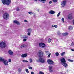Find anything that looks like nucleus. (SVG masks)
<instances>
[{"label": "nucleus", "mask_w": 74, "mask_h": 74, "mask_svg": "<svg viewBox=\"0 0 74 74\" xmlns=\"http://www.w3.org/2000/svg\"><path fill=\"white\" fill-rule=\"evenodd\" d=\"M38 57L40 58H39L38 60H36L37 62H40L42 63H44L45 62V60L44 58H41V57L42 58L43 56L44 55V52L41 50H39L38 52Z\"/></svg>", "instance_id": "f257e3e1"}, {"label": "nucleus", "mask_w": 74, "mask_h": 74, "mask_svg": "<svg viewBox=\"0 0 74 74\" xmlns=\"http://www.w3.org/2000/svg\"><path fill=\"white\" fill-rule=\"evenodd\" d=\"M61 64L64 66L65 67H67V64L66 63V61L65 60V59L64 58H62L61 60Z\"/></svg>", "instance_id": "f03ea898"}, {"label": "nucleus", "mask_w": 74, "mask_h": 74, "mask_svg": "<svg viewBox=\"0 0 74 74\" xmlns=\"http://www.w3.org/2000/svg\"><path fill=\"white\" fill-rule=\"evenodd\" d=\"M2 3L4 5L6 4L7 5H9L11 4V0H1Z\"/></svg>", "instance_id": "7ed1b4c3"}, {"label": "nucleus", "mask_w": 74, "mask_h": 74, "mask_svg": "<svg viewBox=\"0 0 74 74\" xmlns=\"http://www.w3.org/2000/svg\"><path fill=\"white\" fill-rule=\"evenodd\" d=\"M3 17L4 19L7 20L10 18V15L7 13H5L3 14Z\"/></svg>", "instance_id": "20e7f679"}, {"label": "nucleus", "mask_w": 74, "mask_h": 74, "mask_svg": "<svg viewBox=\"0 0 74 74\" xmlns=\"http://www.w3.org/2000/svg\"><path fill=\"white\" fill-rule=\"evenodd\" d=\"M6 44L4 42H1L0 43V47L2 48H4L6 47Z\"/></svg>", "instance_id": "39448f33"}, {"label": "nucleus", "mask_w": 74, "mask_h": 74, "mask_svg": "<svg viewBox=\"0 0 74 74\" xmlns=\"http://www.w3.org/2000/svg\"><path fill=\"white\" fill-rule=\"evenodd\" d=\"M47 62L49 64H50V65H51V64H53V62L50 59H48L47 60Z\"/></svg>", "instance_id": "423d86ee"}, {"label": "nucleus", "mask_w": 74, "mask_h": 74, "mask_svg": "<svg viewBox=\"0 0 74 74\" xmlns=\"http://www.w3.org/2000/svg\"><path fill=\"white\" fill-rule=\"evenodd\" d=\"M39 46L41 48H44L45 47L46 45L45 44L42 42H41L39 43Z\"/></svg>", "instance_id": "0eeeda50"}, {"label": "nucleus", "mask_w": 74, "mask_h": 74, "mask_svg": "<svg viewBox=\"0 0 74 74\" xmlns=\"http://www.w3.org/2000/svg\"><path fill=\"white\" fill-rule=\"evenodd\" d=\"M46 55H48L47 56L48 58H49L50 57V56H51V53H49V51H45V52Z\"/></svg>", "instance_id": "6e6552de"}, {"label": "nucleus", "mask_w": 74, "mask_h": 74, "mask_svg": "<svg viewBox=\"0 0 74 74\" xmlns=\"http://www.w3.org/2000/svg\"><path fill=\"white\" fill-rule=\"evenodd\" d=\"M66 4V1H64L61 3V5H62V7H64V6H65Z\"/></svg>", "instance_id": "1a4fd4ad"}, {"label": "nucleus", "mask_w": 74, "mask_h": 74, "mask_svg": "<svg viewBox=\"0 0 74 74\" xmlns=\"http://www.w3.org/2000/svg\"><path fill=\"white\" fill-rule=\"evenodd\" d=\"M3 63L6 66H7V65L8 64V61H7L6 60H4V61H3Z\"/></svg>", "instance_id": "9d476101"}, {"label": "nucleus", "mask_w": 74, "mask_h": 74, "mask_svg": "<svg viewBox=\"0 0 74 74\" xmlns=\"http://www.w3.org/2000/svg\"><path fill=\"white\" fill-rule=\"evenodd\" d=\"M8 52L10 55H13V52L11 50H9Z\"/></svg>", "instance_id": "9b49d317"}, {"label": "nucleus", "mask_w": 74, "mask_h": 74, "mask_svg": "<svg viewBox=\"0 0 74 74\" xmlns=\"http://www.w3.org/2000/svg\"><path fill=\"white\" fill-rule=\"evenodd\" d=\"M50 14H54L55 12H54V11L53 10H51L49 12Z\"/></svg>", "instance_id": "f8f14e48"}, {"label": "nucleus", "mask_w": 74, "mask_h": 74, "mask_svg": "<svg viewBox=\"0 0 74 74\" xmlns=\"http://www.w3.org/2000/svg\"><path fill=\"white\" fill-rule=\"evenodd\" d=\"M26 56H27V54H23L21 55V57L22 58H26Z\"/></svg>", "instance_id": "ddd939ff"}, {"label": "nucleus", "mask_w": 74, "mask_h": 74, "mask_svg": "<svg viewBox=\"0 0 74 74\" xmlns=\"http://www.w3.org/2000/svg\"><path fill=\"white\" fill-rule=\"evenodd\" d=\"M14 23H16L17 25H20L19 23L17 21H14Z\"/></svg>", "instance_id": "4468645a"}, {"label": "nucleus", "mask_w": 74, "mask_h": 74, "mask_svg": "<svg viewBox=\"0 0 74 74\" xmlns=\"http://www.w3.org/2000/svg\"><path fill=\"white\" fill-rule=\"evenodd\" d=\"M52 66H49V70L50 71H51V72L52 71Z\"/></svg>", "instance_id": "2eb2a0df"}, {"label": "nucleus", "mask_w": 74, "mask_h": 74, "mask_svg": "<svg viewBox=\"0 0 74 74\" xmlns=\"http://www.w3.org/2000/svg\"><path fill=\"white\" fill-rule=\"evenodd\" d=\"M27 32L28 33H31V32H32V29L30 28H29L27 29Z\"/></svg>", "instance_id": "dca6fc26"}, {"label": "nucleus", "mask_w": 74, "mask_h": 74, "mask_svg": "<svg viewBox=\"0 0 74 74\" xmlns=\"http://www.w3.org/2000/svg\"><path fill=\"white\" fill-rule=\"evenodd\" d=\"M4 59L2 57H0V62H3Z\"/></svg>", "instance_id": "f3484780"}, {"label": "nucleus", "mask_w": 74, "mask_h": 74, "mask_svg": "<svg viewBox=\"0 0 74 74\" xmlns=\"http://www.w3.org/2000/svg\"><path fill=\"white\" fill-rule=\"evenodd\" d=\"M24 47H26V45H23L21 46V48H24Z\"/></svg>", "instance_id": "a211bd4d"}, {"label": "nucleus", "mask_w": 74, "mask_h": 74, "mask_svg": "<svg viewBox=\"0 0 74 74\" xmlns=\"http://www.w3.org/2000/svg\"><path fill=\"white\" fill-rule=\"evenodd\" d=\"M39 1H40V2H42V3H43L45 2L46 0H38Z\"/></svg>", "instance_id": "6ab92c4d"}, {"label": "nucleus", "mask_w": 74, "mask_h": 74, "mask_svg": "<svg viewBox=\"0 0 74 74\" xmlns=\"http://www.w3.org/2000/svg\"><path fill=\"white\" fill-rule=\"evenodd\" d=\"M68 19H73V16L72 15H71L68 17Z\"/></svg>", "instance_id": "aec40b11"}, {"label": "nucleus", "mask_w": 74, "mask_h": 74, "mask_svg": "<svg viewBox=\"0 0 74 74\" xmlns=\"http://www.w3.org/2000/svg\"><path fill=\"white\" fill-rule=\"evenodd\" d=\"M28 14H30L31 15H33V12L31 11V12H28Z\"/></svg>", "instance_id": "412c9836"}, {"label": "nucleus", "mask_w": 74, "mask_h": 74, "mask_svg": "<svg viewBox=\"0 0 74 74\" xmlns=\"http://www.w3.org/2000/svg\"><path fill=\"white\" fill-rule=\"evenodd\" d=\"M69 30H72L73 29V27L72 26H70L69 27Z\"/></svg>", "instance_id": "4be33fe9"}, {"label": "nucleus", "mask_w": 74, "mask_h": 74, "mask_svg": "<svg viewBox=\"0 0 74 74\" xmlns=\"http://www.w3.org/2000/svg\"><path fill=\"white\" fill-rule=\"evenodd\" d=\"M68 61H69V62H74V60H70V59H68Z\"/></svg>", "instance_id": "5701e85b"}, {"label": "nucleus", "mask_w": 74, "mask_h": 74, "mask_svg": "<svg viewBox=\"0 0 74 74\" xmlns=\"http://www.w3.org/2000/svg\"><path fill=\"white\" fill-rule=\"evenodd\" d=\"M51 41V39L50 38H49L48 39V42H49V43H50Z\"/></svg>", "instance_id": "b1692460"}, {"label": "nucleus", "mask_w": 74, "mask_h": 74, "mask_svg": "<svg viewBox=\"0 0 74 74\" xmlns=\"http://www.w3.org/2000/svg\"><path fill=\"white\" fill-rule=\"evenodd\" d=\"M68 35V33H64V34H63L62 35H63V36H67V35Z\"/></svg>", "instance_id": "393cba45"}, {"label": "nucleus", "mask_w": 74, "mask_h": 74, "mask_svg": "<svg viewBox=\"0 0 74 74\" xmlns=\"http://www.w3.org/2000/svg\"><path fill=\"white\" fill-rule=\"evenodd\" d=\"M25 71L26 73H29V70H28V69H25Z\"/></svg>", "instance_id": "a878e982"}, {"label": "nucleus", "mask_w": 74, "mask_h": 74, "mask_svg": "<svg viewBox=\"0 0 74 74\" xmlns=\"http://www.w3.org/2000/svg\"><path fill=\"white\" fill-rule=\"evenodd\" d=\"M56 56H59V53L58 52H56L55 53Z\"/></svg>", "instance_id": "bb28decb"}, {"label": "nucleus", "mask_w": 74, "mask_h": 74, "mask_svg": "<svg viewBox=\"0 0 74 74\" xmlns=\"http://www.w3.org/2000/svg\"><path fill=\"white\" fill-rule=\"evenodd\" d=\"M28 37L27 36H23V38H27Z\"/></svg>", "instance_id": "cd10ccee"}, {"label": "nucleus", "mask_w": 74, "mask_h": 74, "mask_svg": "<svg viewBox=\"0 0 74 74\" xmlns=\"http://www.w3.org/2000/svg\"><path fill=\"white\" fill-rule=\"evenodd\" d=\"M23 62H25V63H26L27 62H28V61L26 60H23L22 61Z\"/></svg>", "instance_id": "c85d7f7f"}, {"label": "nucleus", "mask_w": 74, "mask_h": 74, "mask_svg": "<svg viewBox=\"0 0 74 74\" xmlns=\"http://www.w3.org/2000/svg\"><path fill=\"white\" fill-rule=\"evenodd\" d=\"M52 27H55V28H56L57 27H58V26L57 25H52Z\"/></svg>", "instance_id": "c756f323"}, {"label": "nucleus", "mask_w": 74, "mask_h": 74, "mask_svg": "<svg viewBox=\"0 0 74 74\" xmlns=\"http://www.w3.org/2000/svg\"><path fill=\"white\" fill-rule=\"evenodd\" d=\"M62 21H63V23H64V18H62Z\"/></svg>", "instance_id": "7c9ffc66"}, {"label": "nucleus", "mask_w": 74, "mask_h": 74, "mask_svg": "<svg viewBox=\"0 0 74 74\" xmlns=\"http://www.w3.org/2000/svg\"><path fill=\"white\" fill-rule=\"evenodd\" d=\"M64 53H65V52H63L61 54V56H63V55H64Z\"/></svg>", "instance_id": "2f4dec72"}, {"label": "nucleus", "mask_w": 74, "mask_h": 74, "mask_svg": "<svg viewBox=\"0 0 74 74\" xmlns=\"http://www.w3.org/2000/svg\"><path fill=\"white\" fill-rule=\"evenodd\" d=\"M29 69L30 70H32L33 69V67L29 66L28 67Z\"/></svg>", "instance_id": "473e14b6"}, {"label": "nucleus", "mask_w": 74, "mask_h": 74, "mask_svg": "<svg viewBox=\"0 0 74 74\" xmlns=\"http://www.w3.org/2000/svg\"><path fill=\"white\" fill-rule=\"evenodd\" d=\"M53 1L54 3H56V2L58 1V0H53Z\"/></svg>", "instance_id": "72a5a7b5"}, {"label": "nucleus", "mask_w": 74, "mask_h": 74, "mask_svg": "<svg viewBox=\"0 0 74 74\" xmlns=\"http://www.w3.org/2000/svg\"><path fill=\"white\" fill-rule=\"evenodd\" d=\"M29 62L30 63H32L33 62V60H32V59H29Z\"/></svg>", "instance_id": "f704fd0d"}, {"label": "nucleus", "mask_w": 74, "mask_h": 74, "mask_svg": "<svg viewBox=\"0 0 74 74\" xmlns=\"http://www.w3.org/2000/svg\"><path fill=\"white\" fill-rule=\"evenodd\" d=\"M39 74H44V73H43V72H40L39 73Z\"/></svg>", "instance_id": "c9c22d12"}, {"label": "nucleus", "mask_w": 74, "mask_h": 74, "mask_svg": "<svg viewBox=\"0 0 74 74\" xmlns=\"http://www.w3.org/2000/svg\"><path fill=\"white\" fill-rule=\"evenodd\" d=\"M31 32H28V33L27 34V35L28 36H30V33Z\"/></svg>", "instance_id": "e433bc0d"}, {"label": "nucleus", "mask_w": 74, "mask_h": 74, "mask_svg": "<svg viewBox=\"0 0 74 74\" xmlns=\"http://www.w3.org/2000/svg\"><path fill=\"white\" fill-rule=\"evenodd\" d=\"M60 12L58 13V14L57 15V16H59V15H60Z\"/></svg>", "instance_id": "4c0bfd02"}, {"label": "nucleus", "mask_w": 74, "mask_h": 74, "mask_svg": "<svg viewBox=\"0 0 74 74\" xmlns=\"http://www.w3.org/2000/svg\"><path fill=\"white\" fill-rule=\"evenodd\" d=\"M73 45H74V43L72 42L71 44V45H70V46H73Z\"/></svg>", "instance_id": "58836bf2"}, {"label": "nucleus", "mask_w": 74, "mask_h": 74, "mask_svg": "<svg viewBox=\"0 0 74 74\" xmlns=\"http://www.w3.org/2000/svg\"><path fill=\"white\" fill-rule=\"evenodd\" d=\"M18 71H19V72H20V71H21V69L20 68L18 69Z\"/></svg>", "instance_id": "ea45409f"}, {"label": "nucleus", "mask_w": 74, "mask_h": 74, "mask_svg": "<svg viewBox=\"0 0 74 74\" xmlns=\"http://www.w3.org/2000/svg\"><path fill=\"white\" fill-rule=\"evenodd\" d=\"M19 10V8H17L16 9V11H18Z\"/></svg>", "instance_id": "a19ab883"}, {"label": "nucleus", "mask_w": 74, "mask_h": 74, "mask_svg": "<svg viewBox=\"0 0 74 74\" xmlns=\"http://www.w3.org/2000/svg\"><path fill=\"white\" fill-rule=\"evenodd\" d=\"M24 22H28V21H27V20H25L24 21Z\"/></svg>", "instance_id": "79ce46f5"}, {"label": "nucleus", "mask_w": 74, "mask_h": 74, "mask_svg": "<svg viewBox=\"0 0 74 74\" xmlns=\"http://www.w3.org/2000/svg\"><path fill=\"white\" fill-rule=\"evenodd\" d=\"M9 62L10 63L11 62V60L10 59H9Z\"/></svg>", "instance_id": "37998d69"}, {"label": "nucleus", "mask_w": 74, "mask_h": 74, "mask_svg": "<svg viewBox=\"0 0 74 74\" xmlns=\"http://www.w3.org/2000/svg\"><path fill=\"white\" fill-rule=\"evenodd\" d=\"M23 41H26V39H24L23 40Z\"/></svg>", "instance_id": "c03bdc74"}, {"label": "nucleus", "mask_w": 74, "mask_h": 74, "mask_svg": "<svg viewBox=\"0 0 74 74\" xmlns=\"http://www.w3.org/2000/svg\"><path fill=\"white\" fill-rule=\"evenodd\" d=\"M34 17H35L36 16V14H34Z\"/></svg>", "instance_id": "a18cd8bd"}, {"label": "nucleus", "mask_w": 74, "mask_h": 74, "mask_svg": "<svg viewBox=\"0 0 74 74\" xmlns=\"http://www.w3.org/2000/svg\"><path fill=\"white\" fill-rule=\"evenodd\" d=\"M31 74H34V72H32L31 73Z\"/></svg>", "instance_id": "49530a36"}, {"label": "nucleus", "mask_w": 74, "mask_h": 74, "mask_svg": "<svg viewBox=\"0 0 74 74\" xmlns=\"http://www.w3.org/2000/svg\"><path fill=\"white\" fill-rule=\"evenodd\" d=\"M52 3V1H50L49 2V4H51Z\"/></svg>", "instance_id": "de8ad7c7"}, {"label": "nucleus", "mask_w": 74, "mask_h": 74, "mask_svg": "<svg viewBox=\"0 0 74 74\" xmlns=\"http://www.w3.org/2000/svg\"><path fill=\"white\" fill-rule=\"evenodd\" d=\"M71 50L72 51H74V50L73 49H71Z\"/></svg>", "instance_id": "09e8293b"}, {"label": "nucleus", "mask_w": 74, "mask_h": 74, "mask_svg": "<svg viewBox=\"0 0 74 74\" xmlns=\"http://www.w3.org/2000/svg\"><path fill=\"white\" fill-rule=\"evenodd\" d=\"M73 23L74 25V19L73 20Z\"/></svg>", "instance_id": "8fccbe9b"}, {"label": "nucleus", "mask_w": 74, "mask_h": 74, "mask_svg": "<svg viewBox=\"0 0 74 74\" xmlns=\"http://www.w3.org/2000/svg\"><path fill=\"white\" fill-rule=\"evenodd\" d=\"M35 1H37V0H34Z\"/></svg>", "instance_id": "3c124183"}]
</instances>
